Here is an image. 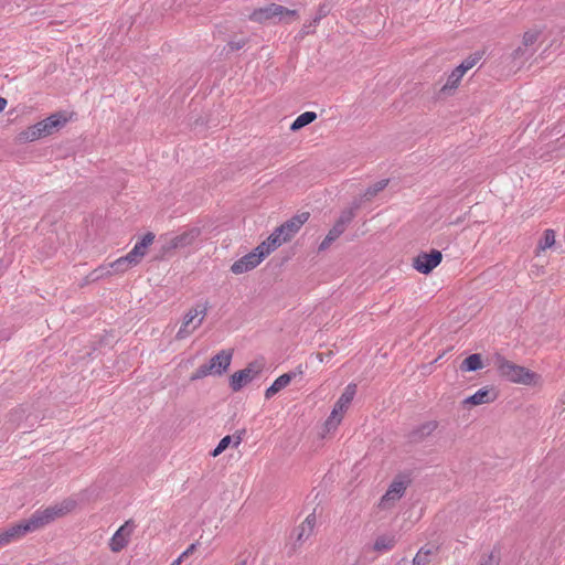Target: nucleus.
Segmentation results:
<instances>
[{
    "label": "nucleus",
    "instance_id": "1",
    "mask_svg": "<svg viewBox=\"0 0 565 565\" xmlns=\"http://www.w3.org/2000/svg\"><path fill=\"white\" fill-rule=\"evenodd\" d=\"M75 507V501L66 500L61 504L49 507L44 510L35 511L29 519L22 520L4 530L0 531V547L9 545L11 542L21 539L29 532H34L54 521Z\"/></svg>",
    "mask_w": 565,
    "mask_h": 565
},
{
    "label": "nucleus",
    "instance_id": "2",
    "mask_svg": "<svg viewBox=\"0 0 565 565\" xmlns=\"http://www.w3.org/2000/svg\"><path fill=\"white\" fill-rule=\"evenodd\" d=\"M493 364L499 371L500 375L505 377L510 382L520 384H531L533 379L535 377V373L507 360L501 354H497L494 356Z\"/></svg>",
    "mask_w": 565,
    "mask_h": 565
},
{
    "label": "nucleus",
    "instance_id": "3",
    "mask_svg": "<svg viewBox=\"0 0 565 565\" xmlns=\"http://www.w3.org/2000/svg\"><path fill=\"white\" fill-rule=\"evenodd\" d=\"M249 20L257 23H266L269 21L281 22L289 19H297V10L288 9L284 6L269 3L265 7L255 9L249 14Z\"/></svg>",
    "mask_w": 565,
    "mask_h": 565
},
{
    "label": "nucleus",
    "instance_id": "4",
    "mask_svg": "<svg viewBox=\"0 0 565 565\" xmlns=\"http://www.w3.org/2000/svg\"><path fill=\"white\" fill-rule=\"evenodd\" d=\"M232 355V351L230 350L220 351L209 361V363L201 365L194 373H192L190 381H198L210 374L221 375L230 367Z\"/></svg>",
    "mask_w": 565,
    "mask_h": 565
},
{
    "label": "nucleus",
    "instance_id": "5",
    "mask_svg": "<svg viewBox=\"0 0 565 565\" xmlns=\"http://www.w3.org/2000/svg\"><path fill=\"white\" fill-rule=\"evenodd\" d=\"M209 302L198 305L195 308L190 309L183 317L182 326L180 327L175 338L183 340L188 338L195 329H198L205 319L209 311Z\"/></svg>",
    "mask_w": 565,
    "mask_h": 565
},
{
    "label": "nucleus",
    "instance_id": "6",
    "mask_svg": "<svg viewBox=\"0 0 565 565\" xmlns=\"http://www.w3.org/2000/svg\"><path fill=\"white\" fill-rule=\"evenodd\" d=\"M201 235L200 227H191L183 231L181 234L170 238H166L164 244L161 247L163 254H168L175 249H182L191 246Z\"/></svg>",
    "mask_w": 565,
    "mask_h": 565
},
{
    "label": "nucleus",
    "instance_id": "7",
    "mask_svg": "<svg viewBox=\"0 0 565 565\" xmlns=\"http://www.w3.org/2000/svg\"><path fill=\"white\" fill-rule=\"evenodd\" d=\"M309 216L310 214L308 212H302L292 216L276 230L282 237H286L287 242H289L299 232L301 226L308 221Z\"/></svg>",
    "mask_w": 565,
    "mask_h": 565
},
{
    "label": "nucleus",
    "instance_id": "8",
    "mask_svg": "<svg viewBox=\"0 0 565 565\" xmlns=\"http://www.w3.org/2000/svg\"><path fill=\"white\" fill-rule=\"evenodd\" d=\"M406 490V483L403 480H394L385 494L382 497L380 501V507L382 509L391 508L397 500H399Z\"/></svg>",
    "mask_w": 565,
    "mask_h": 565
},
{
    "label": "nucleus",
    "instance_id": "9",
    "mask_svg": "<svg viewBox=\"0 0 565 565\" xmlns=\"http://www.w3.org/2000/svg\"><path fill=\"white\" fill-rule=\"evenodd\" d=\"M361 207V199H354L350 206L344 209L341 213L337 222L334 223V226L338 228H341L342 232H344L348 227V225L353 221V218L356 215L358 210Z\"/></svg>",
    "mask_w": 565,
    "mask_h": 565
},
{
    "label": "nucleus",
    "instance_id": "10",
    "mask_svg": "<svg viewBox=\"0 0 565 565\" xmlns=\"http://www.w3.org/2000/svg\"><path fill=\"white\" fill-rule=\"evenodd\" d=\"M301 373H302L301 371L288 372V373H284L282 375L278 376L274 381V383L265 391V397L267 399L271 398L278 392H280L286 386H288L292 379H295L298 374H301Z\"/></svg>",
    "mask_w": 565,
    "mask_h": 565
},
{
    "label": "nucleus",
    "instance_id": "11",
    "mask_svg": "<svg viewBox=\"0 0 565 565\" xmlns=\"http://www.w3.org/2000/svg\"><path fill=\"white\" fill-rule=\"evenodd\" d=\"M44 128H45V125H42L39 121L35 125L30 126L26 129L20 131L17 136V141L19 143H26V142L35 141L42 137H45Z\"/></svg>",
    "mask_w": 565,
    "mask_h": 565
},
{
    "label": "nucleus",
    "instance_id": "12",
    "mask_svg": "<svg viewBox=\"0 0 565 565\" xmlns=\"http://www.w3.org/2000/svg\"><path fill=\"white\" fill-rule=\"evenodd\" d=\"M154 241V234L151 232H148L143 235V237L136 243L134 248L128 253L134 262L139 264L143 256L146 255L147 248L153 243Z\"/></svg>",
    "mask_w": 565,
    "mask_h": 565
},
{
    "label": "nucleus",
    "instance_id": "13",
    "mask_svg": "<svg viewBox=\"0 0 565 565\" xmlns=\"http://www.w3.org/2000/svg\"><path fill=\"white\" fill-rule=\"evenodd\" d=\"M246 430L242 429L237 430L233 436L227 435L223 437L217 444V446L214 448V450L211 452V456H220L230 445H232L234 448H237L241 445Z\"/></svg>",
    "mask_w": 565,
    "mask_h": 565
},
{
    "label": "nucleus",
    "instance_id": "14",
    "mask_svg": "<svg viewBox=\"0 0 565 565\" xmlns=\"http://www.w3.org/2000/svg\"><path fill=\"white\" fill-rule=\"evenodd\" d=\"M258 265L259 263L255 256L248 253L232 264L231 271L241 275L256 268Z\"/></svg>",
    "mask_w": 565,
    "mask_h": 565
},
{
    "label": "nucleus",
    "instance_id": "15",
    "mask_svg": "<svg viewBox=\"0 0 565 565\" xmlns=\"http://www.w3.org/2000/svg\"><path fill=\"white\" fill-rule=\"evenodd\" d=\"M494 399H495V394L492 392V390L482 387L479 391H477L475 394H472L471 396L465 398L462 404L477 406V405L491 403Z\"/></svg>",
    "mask_w": 565,
    "mask_h": 565
},
{
    "label": "nucleus",
    "instance_id": "16",
    "mask_svg": "<svg viewBox=\"0 0 565 565\" xmlns=\"http://www.w3.org/2000/svg\"><path fill=\"white\" fill-rule=\"evenodd\" d=\"M254 380L252 377L249 371L247 369L239 370L235 372L231 379H230V386L233 392H238L245 386L246 384L250 383Z\"/></svg>",
    "mask_w": 565,
    "mask_h": 565
},
{
    "label": "nucleus",
    "instance_id": "17",
    "mask_svg": "<svg viewBox=\"0 0 565 565\" xmlns=\"http://www.w3.org/2000/svg\"><path fill=\"white\" fill-rule=\"evenodd\" d=\"M355 393H356V385L355 384H349L344 388V392L341 394L339 399L337 401L333 409H337L338 412L343 414V412L348 408V406L352 402Z\"/></svg>",
    "mask_w": 565,
    "mask_h": 565
},
{
    "label": "nucleus",
    "instance_id": "18",
    "mask_svg": "<svg viewBox=\"0 0 565 565\" xmlns=\"http://www.w3.org/2000/svg\"><path fill=\"white\" fill-rule=\"evenodd\" d=\"M66 121V117L62 114H53L46 119L41 120L40 124L45 125L44 134L45 136H50L55 129L63 127Z\"/></svg>",
    "mask_w": 565,
    "mask_h": 565
},
{
    "label": "nucleus",
    "instance_id": "19",
    "mask_svg": "<svg viewBox=\"0 0 565 565\" xmlns=\"http://www.w3.org/2000/svg\"><path fill=\"white\" fill-rule=\"evenodd\" d=\"M316 525V514L310 513L298 529L297 542L306 541L313 532Z\"/></svg>",
    "mask_w": 565,
    "mask_h": 565
},
{
    "label": "nucleus",
    "instance_id": "20",
    "mask_svg": "<svg viewBox=\"0 0 565 565\" xmlns=\"http://www.w3.org/2000/svg\"><path fill=\"white\" fill-rule=\"evenodd\" d=\"M465 74L466 73H463V71H461L459 68V66H457L451 72V74L448 76L447 82L445 83V85L441 87L440 94H443V95L451 94V92L457 88L459 82L461 81V78H462V76Z\"/></svg>",
    "mask_w": 565,
    "mask_h": 565
},
{
    "label": "nucleus",
    "instance_id": "21",
    "mask_svg": "<svg viewBox=\"0 0 565 565\" xmlns=\"http://www.w3.org/2000/svg\"><path fill=\"white\" fill-rule=\"evenodd\" d=\"M390 183V179H382L374 184L370 185L364 193L359 198L361 203L363 201H372L380 192H382Z\"/></svg>",
    "mask_w": 565,
    "mask_h": 565
},
{
    "label": "nucleus",
    "instance_id": "22",
    "mask_svg": "<svg viewBox=\"0 0 565 565\" xmlns=\"http://www.w3.org/2000/svg\"><path fill=\"white\" fill-rule=\"evenodd\" d=\"M138 264L132 260L129 254L119 257L115 262L109 264V267L113 268L115 273H125L129 268L137 266Z\"/></svg>",
    "mask_w": 565,
    "mask_h": 565
},
{
    "label": "nucleus",
    "instance_id": "23",
    "mask_svg": "<svg viewBox=\"0 0 565 565\" xmlns=\"http://www.w3.org/2000/svg\"><path fill=\"white\" fill-rule=\"evenodd\" d=\"M482 367H483L482 360H481L480 354H478V353H473V354H470L469 356H467L460 365V369L466 372L478 371Z\"/></svg>",
    "mask_w": 565,
    "mask_h": 565
},
{
    "label": "nucleus",
    "instance_id": "24",
    "mask_svg": "<svg viewBox=\"0 0 565 565\" xmlns=\"http://www.w3.org/2000/svg\"><path fill=\"white\" fill-rule=\"evenodd\" d=\"M316 119H317V114L315 111H306V113L299 115L294 120V122L290 126V129L292 131H297V130L301 129L302 127L311 124Z\"/></svg>",
    "mask_w": 565,
    "mask_h": 565
},
{
    "label": "nucleus",
    "instance_id": "25",
    "mask_svg": "<svg viewBox=\"0 0 565 565\" xmlns=\"http://www.w3.org/2000/svg\"><path fill=\"white\" fill-rule=\"evenodd\" d=\"M396 544V540L391 535H381L379 536L373 545V550L376 552H384L392 550Z\"/></svg>",
    "mask_w": 565,
    "mask_h": 565
},
{
    "label": "nucleus",
    "instance_id": "26",
    "mask_svg": "<svg viewBox=\"0 0 565 565\" xmlns=\"http://www.w3.org/2000/svg\"><path fill=\"white\" fill-rule=\"evenodd\" d=\"M441 259L443 254L440 250L431 249L429 253H426V275L436 268Z\"/></svg>",
    "mask_w": 565,
    "mask_h": 565
},
{
    "label": "nucleus",
    "instance_id": "27",
    "mask_svg": "<svg viewBox=\"0 0 565 565\" xmlns=\"http://www.w3.org/2000/svg\"><path fill=\"white\" fill-rule=\"evenodd\" d=\"M344 232L341 231V228H338L335 227L334 225L332 226V228L329 231V233L327 234V236L324 237V239L320 243L319 245V250L322 252V250H326L327 248H329V246L335 241L338 239Z\"/></svg>",
    "mask_w": 565,
    "mask_h": 565
},
{
    "label": "nucleus",
    "instance_id": "28",
    "mask_svg": "<svg viewBox=\"0 0 565 565\" xmlns=\"http://www.w3.org/2000/svg\"><path fill=\"white\" fill-rule=\"evenodd\" d=\"M128 541L121 535V532H115L110 539L109 547L111 552L118 553L128 545Z\"/></svg>",
    "mask_w": 565,
    "mask_h": 565
},
{
    "label": "nucleus",
    "instance_id": "29",
    "mask_svg": "<svg viewBox=\"0 0 565 565\" xmlns=\"http://www.w3.org/2000/svg\"><path fill=\"white\" fill-rule=\"evenodd\" d=\"M264 242L268 248H271V252L277 249L284 243H287L286 237H282L277 230H275Z\"/></svg>",
    "mask_w": 565,
    "mask_h": 565
},
{
    "label": "nucleus",
    "instance_id": "30",
    "mask_svg": "<svg viewBox=\"0 0 565 565\" xmlns=\"http://www.w3.org/2000/svg\"><path fill=\"white\" fill-rule=\"evenodd\" d=\"M555 244V232L553 230H545L543 237L539 242V249L545 250Z\"/></svg>",
    "mask_w": 565,
    "mask_h": 565
},
{
    "label": "nucleus",
    "instance_id": "31",
    "mask_svg": "<svg viewBox=\"0 0 565 565\" xmlns=\"http://www.w3.org/2000/svg\"><path fill=\"white\" fill-rule=\"evenodd\" d=\"M333 7V0H326L322 2L317 11V15L313 18V23H319L323 18H326Z\"/></svg>",
    "mask_w": 565,
    "mask_h": 565
},
{
    "label": "nucleus",
    "instance_id": "32",
    "mask_svg": "<svg viewBox=\"0 0 565 565\" xmlns=\"http://www.w3.org/2000/svg\"><path fill=\"white\" fill-rule=\"evenodd\" d=\"M342 419V413L338 412L337 409H332L330 416L327 418L324 423V427L328 431L333 430L338 427V425L341 423Z\"/></svg>",
    "mask_w": 565,
    "mask_h": 565
},
{
    "label": "nucleus",
    "instance_id": "33",
    "mask_svg": "<svg viewBox=\"0 0 565 565\" xmlns=\"http://www.w3.org/2000/svg\"><path fill=\"white\" fill-rule=\"evenodd\" d=\"M111 267H109V264L108 265H105V266H99L98 268L94 269L88 278L92 280V281H95V280H98L100 278H104L106 276H109L113 274L111 271Z\"/></svg>",
    "mask_w": 565,
    "mask_h": 565
},
{
    "label": "nucleus",
    "instance_id": "34",
    "mask_svg": "<svg viewBox=\"0 0 565 565\" xmlns=\"http://www.w3.org/2000/svg\"><path fill=\"white\" fill-rule=\"evenodd\" d=\"M252 255L255 256L257 262L260 264L266 256H268L271 253V248H268L266 246V243H260L256 248H254L252 252Z\"/></svg>",
    "mask_w": 565,
    "mask_h": 565
},
{
    "label": "nucleus",
    "instance_id": "35",
    "mask_svg": "<svg viewBox=\"0 0 565 565\" xmlns=\"http://www.w3.org/2000/svg\"><path fill=\"white\" fill-rule=\"evenodd\" d=\"M540 31L537 30H529L523 35L522 44L524 47L529 49L539 39Z\"/></svg>",
    "mask_w": 565,
    "mask_h": 565
},
{
    "label": "nucleus",
    "instance_id": "36",
    "mask_svg": "<svg viewBox=\"0 0 565 565\" xmlns=\"http://www.w3.org/2000/svg\"><path fill=\"white\" fill-rule=\"evenodd\" d=\"M247 371H249L252 377L256 379L264 369V363L259 361H253L246 366Z\"/></svg>",
    "mask_w": 565,
    "mask_h": 565
},
{
    "label": "nucleus",
    "instance_id": "37",
    "mask_svg": "<svg viewBox=\"0 0 565 565\" xmlns=\"http://www.w3.org/2000/svg\"><path fill=\"white\" fill-rule=\"evenodd\" d=\"M134 529L135 524L131 520H129L126 521L125 524H122L116 532H121V535L125 536V539L129 542Z\"/></svg>",
    "mask_w": 565,
    "mask_h": 565
},
{
    "label": "nucleus",
    "instance_id": "38",
    "mask_svg": "<svg viewBox=\"0 0 565 565\" xmlns=\"http://www.w3.org/2000/svg\"><path fill=\"white\" fill-rule=\"evenodd\" d=\"M424 551V547H420L417 552V554L415 555V557L409 561L408 558H402L396 565H422L423 563V558H422V553Z\"/></svg>",
    "mask_w": 565,
    "mask_h": 565
},
{
    "label": "nucleus",
    "instance_id": "39",
    "mask_svg": "<svg viewBox=\"0 0 565 565\" xmlns=\"http://www.w3.org/2000/svg\"><path fill=\"white\" fill-rule=\"evenodd\" d=\"M480 60L479 56H469L467 57L460 65H459V68L461 71H463V73H466L467 71H469L470 68H472L477 62Z\"/></svg>",
    "mask_w": 565,
    "mask_h": 565
},
{
    "label": "nucleus",
    "instance_id": "40",
    "mask_svg": "<svg viewBox=\"0 0 565 565\" xmlns=\"http://www.w3.org/2000/svg\"><path fill=\"white\" fill-rule=\"evenodd\" d=\"M248 42V40L246 38H241V39H237V40H231L228 43H227V47L230 49V51H238L241 49H243L246 43Z\"/></svg>",
    "mask_w": 565,
    "mask_h": 565
},
{
    "label": "nucleus",
    "instance_id": "41",
    "mask_svg": "<svg viewBox=\"0 0 565 565\" xmlns=\"http://www.w3.org/2000/svg\"><path fill=\"white\" fill-rule=\"evenodd\" d=\"M413 266L417 271L424 274V253L417 255V257L414 259Z\"/></svg>",
    "mask_w": 565,
    "mask_h": 565
},
{
    "label": "nucleus",
    "instance_id": "42",
    "mask_svg": "<svg viewBox=\"0 0 565 565\" xmlns=\"http://www.w3.org/2000/svg\"><path fill=\"white\" fill-rule=\"evenodd\" d=\"M316 24L317 23H313V20L310 23H308V24L307 23L303 24V26H302V29L300 31L301 35H308L310 33H313L315 30L312 29V26H315Z\"/></svg>",
    "mask_w": 565,
    "mask_h": 565
},
{
    "label": "nucleus",
    "instance_id": "43",
    "mask_svg": "<svg viewBox=\"0 0 565 565\" xmlns=\"http://www.w3.org/2000/svg\"><path fill=\"white\" fill-rule=\"evenodd\" d=\"M480 565H499V561L491 553L480 563Z\"/></svg>",
    "mask_w": 565,
    "mask_h": 565
},
{
    "label": "nucleus",
    "instance_id": "44",
    "mask_svg": "<svg viewBox=\"0 0 565 565\" xmlns=\"http://www.w3.org/2000/svg\"><path fill=\"white\" fill-rule=\"evenodd\" d=\"M525 54H527V49L526 47H522V46H519L518 49H515L512 53V57L514 60L516 58H520L522 56H524Z\"/></svg>",
    "mask_w": 565,
    "mask_h": 565
},
{
    "label": "nucleus",
    "instance_id": "45",
    "mask_svg": "<svg viewBox=\"0 0 565 565\" xmlns=\"http://www.w3.org/2000/svg\"><path fill=\"white\" fill-rule=\"evenodd\" d=\"M525 54H527V49L526 47H522V46H519L518 49H515L512 53V57L514 60L516 58H520L522 56H524Z\"/></svg>",
    "mask_w": 565,
    "mask_h": 565
},
{
    "label": "nucleus",
    "instance_id": "46",
    "mask_svg": "<svg viewBox=\"0 0 565 565\" xmlns=\"http://www.w3.org/2000/svg\"><path fill=\"white\" fill-rule=\"evenodd\" d=\"M198 544H199L198 542L191 544L180 556H182V558L188 557L190 554H192L196 550Z\"/></svg>",
    "mask_w": 565,
    "mask_h": 565
},
{
    "label": "nucleus",
    "instance_id": "47",
    "mask_svg": "<svg viewBox=\"0 0 565 565\" xmlns=\"http://www.w3.org/2000/svg\"><path fill=\"white\" fill-rule=\"evenodd\" d=\"M8 100L4 97H0V113L6 109Z\"/></svg>",
    "mask_w": 565,
    "mask_h": 565
},
{
    "label": "nucleus",
    "instance_id": "48",
    "mask_svg": "<svg viewBox=\"0 0 565 565\" xmlns=\"http://www.w3.org/2000/svg\"><path fill=\"white\" fill-rule=\"evenodd\" d=\"M436 427H437V425L434 422L433 423H426V425H425L426 430H429V431L434 430Z\"/></svg>",
    "mask_w": 565,
    "mask_h": 565
},
{
    "label": "nucleus",
    "instance_id": "49",
    "mask_svg": "<svg viewBox=\"0 0 565 565\" xmlns=\"http://www.w3.org/2000/svg\"><path fill=\"white\" fill-rule=\"evenodd\" d=\"M183 558L182 556H179L177 559H174L170 565H180L182 563Z\"/></svg>",
    "mask_w": 565,
    "mask_h": 565
},
{
    "label": "nucleus",
    "instance_id": "50",
    "mask_svg": "<svg viewBox=\"0 0 565 565\" xmlns=\"http://www.w3.org/2000/svg\"><path fill=\"white\" fill-rule=\"evenodd\" d=\"M317 358L319 359L320 362H323L326 359V355H323L322 353H318Z\"/></svg>",
    "mask_w": 565,
    "mask_h": 565
},
{
    "label": "nucleus",
    "instance_id": "51",
    "mask_svg": "<svg viewBox=\"0 0 565 565\" xmlns=\"http://www.w3.org/2000/svg\"><path fill=\"white\" fill-rule=\"evenodd\" d=\"M246 564H247L246 559H243V561L236 563L235 565H246Z\"/></svg>",
    "mask_w": 565,
    "mask_h": 565
},
{
    "label": "nucleus",
    "instance_id": "52",
    "mask_svg": "<svg viewBox=\"0 0 565 565\" xmlns=\"http://www.w3.org/2000/svg\"><path fill=\"white\" fill-rule=\"evenodd\" d=\"M331 355H332V351H329V353L326 356L330 358Z\"/></svg>",
    "mask_w": 565,
    "mask_h": 565
}]
</instances>
